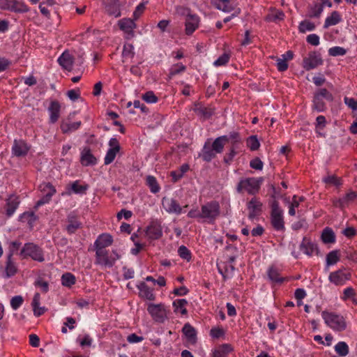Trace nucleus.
I'll return each instance as SVG.
<instances>
[{"mask_svg": "<svg viewBox=\"0 0 357 357\" xmlns=\"http://www.w3.org/2000/svg\"><path fill=\"white\" fill-rule=\"evenodd\" d=\"M323 12V4L314 2L307 6V16L310 18H319Z\"/></svg>", "mask_w": 357, "mask_h": 357, "instance_id": "34", "label": "nucleus"}, {"mask_svg": "<svg viewBox=\"0 0 357 357\" xmlns=\"http://www.w3.org/2000/svg\"><path fill=\"white\" fill-rule=\"evenodd\" d=\"M50 114V122L55 123L59 119L61 105L57 100H52L47 108Z\"/></svg>", "mask_w": 357, "mask_h": 357, "instance_id": "24", "label": "nucleus"}, {"mask_svg": "<svg viewBox=\"0 0 357 357\" xmlns=\"http://www.w3.org/2000/svg\"><path fill=\"white\" fill-rule=\"evenodd\" d=\"M88 188L89 185L87 184L81 185L79 180L75 181L68 187V189L75 194H85Z\"/></svg>", "mask_w": 357, "mask_h": 357, "instance_id": "40", "label": "nucleus"}, {"mask_svg": "<svg viewBox=\"0 0 357 357\" xmlns=\"http://www.w3.org/2000/svg\"><path fill=\"white\" fill-rule=\"evenodd\" d=\"M323 60L320 54L316 52H311L309 53L308 56L305 57L303 61V67L306 70H310L321 65Z\"/></svg>", "mask_w": 357, "mask_h": 357, "instance_id": "14", "label": "nucleus"}, {"mask_svg": "<svg viewBox=\"0 0 357 357\" xmlns=\"http://www.w3.org/2000/svg\"><path fill=\"white\" fill-rule=\"evenodd\" d=\"M342 20L341 16L337 11H333L330 16L326 17L324 27L325 29L337 24Z\"/></svg>", "mask_w": 357, "mask_h": 357, "instance_id": "36", "label": "nucleus"}, {"mask_svg": "<svg viewBox=\"0 0 357 357\" xmlns=\"http://www.w3.org/2000/svg\"><path fill=\"white\" fill-rule=\"evenodd\" d=\"M135 56L134 47L130 43H126L123 45L122 56L124 59H132Z\"/></svg>", "mask_w": 357, "mask_h": 357, "instance_id": "50", "label": "nucleus"}, {"mask_svg": "<svg viewBox=\"0 0 357 357\" xmlns=\"http://www.w3.org/2000/svg\"><path fill=\"white\" fill-rule=\"evenodd\" d=\"M332 95L328 91H319L314 97L313 107L318 112H322L326 109L325 100L331 101Z\"/></svg>", "mask_w": 357, "mask_h": 357, "instance_id": "11", "label": "nucleus"}, {"mask_svg": "<svg viewBox=\"0 0 357 357\" xmlns=\"http://www.w3.org/2000/svg\"><path fill=\"white\" fill-rule=\"evenodd\" d=\"M96 249L95 264L102 266L111 268L114 265V259L109 255V251L105 249Z\"/></svg>", "mask_w": 357, "mask_h": 357, "instance_id": "10", "label": "nucleus"}, {"mask_svg": "<svg viewBox=\"0 0 357 357\" xmlns=\"http://www.w3.org/2000/svg\"><path fill=\"white\" fill-rule=\"evenodd\" d=\"M259 142L256 136H250L247 139V146L251 151H255L259 147Z\"/></svg>", "mask_w": 357, "mask_h": 357, "instance_id": "55", "label": "nucleus"}, {"mask_svg": "<svg viewBox=\"0 0 357 357\" xmlns=\"http://www.w3.org/2000/svg\"><path fill=\"white\" fill-rule=\"evenodd\" d=\"M178 255L181 259L185 260L188 262L190 261L192 259V252L185 245H181L178 248Z\"/></svg>", "mask_w": 357, "mask_h": 357, "instance_id": "47", "label": "nucleus"}, {"mask_svg": "<svg viewBox=\"0 0 357 357\" xmlns=\"http://www.w3.org/2000/svg\"><path fill=\"white\" fill-rule=\"evenodd\" d=\"M40 190L42 193V197L36 203L34 206L35 209L37 210L41 206L50 203L52 196L56 193V190L54 185L50 183H44L40 185Z\"/></svg>", "mask_w": 357, "mask_h": 357, "instance_id": "7", "label": "nucleus"}, {"mask_svg": "<svg viewBox=\"0 0 357 357\" xmlns=\"http://www.w3.org/2000/svg\"><path fill=\"white\" fill-rule=\"evenodd\" d=\"M211 357H223V345H218L212 349Z\"/></svg>", "mask_w": 357, "mask_h": 357, "instance_id": "63", "label": "nucleus"}, {"mask_svg": "<svg viewBox=\"0 0 357 357\" xmlns=\"http://www.w3.org/2000/svg\"><path fill=\"white\" fill-rule=\"evenodd\" d=\"M58 62L63 69L70 71L73 70L74 56L69 51H64L59 57Z\"/></svg>", "mask_w": 357, "mask_h": 357, "instance_id": "21", "label": "nucleus"}, {"mask_svg": "<svg viewBox=\"0 0 357 357\" xmlns=\"http://www.w3.org/2000/svg\"><path fill=\"white\" fill-rule=\"evenodd\" d=\"M30 10L29 7L22 1L11 0L10 12L25 13Z\"/></svg>", "mask_w": 357, "mask_h": 357, "instance_id": "33", "label": "nucleus"}, {"mask_svg": "<svg viewBox=\"0 0 357 357\" xmlns=\"http://www.w3.org/2000/svg\"><path fill=\"white\" fill-rule=\"evenodd\" d=\"M80 126L81 121H75L73 123L63 121L61 124V130L64 134L69 133L79 129Z\"/></svg>", "mask_w": 357, "mask_h": 357, "instance_id": "35", "label": "nucleus"}, {"mask_svg": "<svg viewBox=\"0 0 357 357\" xmlns=\"http://www.w3.org/2000/svg\"><path fill=\"white\" fill-rule=\"evenodd\" d=\"M137 287L139 291V295L141 298L149 301L155 300V295L153 292V289L150 288L144 282H141Z\"/></svg>", "mask_w": 357, "mask_h": 357, "instance_id": "27", "label": "nucleus"}, {"mask_svg": "<svg viewBox=\"0 0 357 357\" xmlns=\"http://www.w3.org/2000/svg\"><path fill=\"white\" fill-rule=\"evenodd\" d=\"M82 347H91L93 343V338L89 334H85L82 338L79 336L77 339Z\"/></svg>", "mask_w": 357, "mask_h": 357, "instance_id": "54", "label": "nucleus"}, {"mask_svg": "<svg viewBox=\"0 0 357 357\" xmlns=\"http://www.w3.org/2000/svg\"><path fill=\"white\" fill-rule=\"evenodd\" d=\"M113 243L112 236L107 233L99 235L94 242L95 248L105 249Z\"/></svg>", "mask_w": 357, "mask_h": 357, "instance_id": "26", "label": "nucleus"}, {"mask_svg": "<svg viewBox=\"0 0 357 357\" xmlns=\"http://www.w3.org/2000/svg\"><path fill=\"white\" fill-rule=\"evenodd\" d=\"M225 142H230L232 144L228 158H225V162H229L233 160L236 155L235 150L238 148V145L241 142L239 134L236 131L230 132L227 135H225Z\"/></svg>", "mask_w": 357, "mask_h": 357, "instance_id": "13", "label": "nucleus"}, {"mask_svg": "<svg viewBox=\"0 0 357 357\" xmlns=\"http://www.w3.org/2000/svg\"><path fill=\"white\" fill-rule=\"evenodd\" d=\"M182 331L186 336L188 341L193 343L196 342V331L190 324H185L183 327Z\"/></svg>", "mask_w": 357, "mask_h": 357, "instance_id": "38", "label": "nucleus"}, {"mask_svg": "<svg viewBox=\"0 0 357 357\" xmlns=\"http://www.w3.org/2000/svg\"><path fill=\"white\" fill-rule=\"evenodd\" d=\"M35 286L39 287L43 293H46L49 290V284L43 280H38L35 282Z\"/></svg>", "mask_w": 357, "mask_h": 357, "instance_id": "61", "label": "nucleus"}, {"mask_svg": "<svg viewBox=\"0 0 357 357\" xmlns=\"http://www.w3.org/2000/svg\"><path fill=\"white\" fill-rule=\"evenodd\" d=\"M306 40L312 45L317 46L319 44V37L315 33L308 35L306 38Z\"/></svg>", "mask_w": 357, "mask_h": 357, "instance_id": "62", "label": "nucleus"}, {"mask_svg": "<svg viewBox=\"0 0 357 357\" xmlns=\"http://www.w3.org/2000/svg\"><path fill=\"white\" fill-rule=\"evenodd\" d=\"M322 241L326 243H331L335 241V235L330 229H325L321 235Z\"/></svg>", "mask_w": 357, "mask_h": 357, "instance_id": "52", "label": "nucleus"}, {"mask_svg": "<svg viewBox=\"0 0 357 357\" xmlns=\"http://www.w3.org/2000/svg\"><path fill=\"white\" fill-rule=\"evenodd\" d=\"M357 198V193L355 192H349L342 198L337 200L334 204L336 207L344 208L348 206L351 202H353Z\"/></svg>", "mask_w": 357, "mask_h": 357, "instance_id": "30", "label": "nucleus"}, {"mask_svg": "<svg viewBox=\"0 0 357 357\" xmlns=\"http://www.w3.org/2000/svg\"><path fill=\"white\" fill-rule=\"evenodd\" d=\"M162 204L165 211L169 213L179 215L183 213V208L181 207L177 200L174 199L164 197Z\"/></svg>", "mask_w": 357, "mask_h": 357, "instance_id": "18", "label": "nucleus"}, {"mask_svg": "<svg viewBox=\"0 0 357 357\" xmlns=\"http://www.w3.org/2000/svg\"><path fill=\"white\" fill-rule=\"evenodd\" d=\"M340 260L338 251L333 250L330 252L326 256V264L328 266L335 264Z\"/></svg>", "mask_w": 357, "mask_h": 357, "instance_id": "51", "label": "nucleus"}, {"mask_svg": "<svg viewBox=\"0 0 357 357\" xmlns=\"http://www.w3.org/2000/svg\"><path fill=\"white\" fill-rule=\"evenodd\" d=\"M315 27L316 26L313 22L305 20L300 22L298 26V31L300 33H304L306 31H311L314 30Z\"/></svg>", "mask_w": 357, "mask_h": 357, "instance_id": "48", "label": "nucleus"}, {"mask_svg": "<svg viewBox=\"0 0 357 357\" xmlns=\"http://www.w3.org/2000/svg\"><path fill=\"white\" fill-rule=\"evenodd\" d=\"M227 9L229 10H227L225 13L232 12V13L229 16L225 17V23L230 21L233 17L238 15L241 10L239 8L236 7V4L234 3V2H232L231 4H230V3H227Z\"/></svg>", "mask_w": 357, "mask_h": 357, "instance_id": "49", "label": "nucleus"}, {"mask_svg": "<svg viewBox=\"0 0 357 357\" xmlns=\"http://www.w3.org/2000/svg\"><path fill=\"white\" fill-rule=\"evenodd\" d=\"M106 12L115 17L121 16L119 0H102Z\"/></svg>", "mask_w": 357, "mask_h": 357, "instance_id": "20", "label": "nucleus"}, {"mask_svg": "<svg viewBox=\"0 0 357 357\" xmlns=\"http://www.w3.org/2000/svg\"><path fill=\"white\" fill-rule=\"evenodd\" d=\"M350 278L351 273L344 269H339L331 272L328 276L329 281L336 286L344 285Z\"/></svg>", "mask_w": 357, "mask_h": 357, "instance_id": "12", "label": "nucleus"}, {"mask_svg": "<svg viewBox=\"0 0 357 357\" xmlns=\"http://www.w3.org/2000/svg\"><path fill=\"white\" fill-rule=\"evenodd\" d=\"M31 146L23 139H15L11 148V153L13 157L23 158L27 155Z\"/></svg>", "mask_w": 357, "mask_h": 357, "instance_id": "9", "label": "nucleus"}, {"mask_svg": "<svg viewBox=\"0 0 357 357\" xmlns=\"http://www.w3.org/2000/svg\"><path fill=\"white\" fill-rule=\"evenodd\" d=\"M211 146L216 153H220L223 151V136L216 138L213 142H211Z\"/></svg>", "mask_w": 357, "mask_h": 357, "instance_id": "53", "label": "nucleus"}, {"mask_svg": "<svg viewBox=\"0 0 357 357\" xmlns=\"http://www.w3.org/2000/svg\"><path fill=\"white\" fill-rule=\"evenodd\" d=\"M321 317L325 324L333 331L342 332L347 327L345 317L340 314L324 310L321 312Z\"/></svg>", "mask_w": 357, "mask_h": 357, "instance_id": "1", "label": "nucleus"}, {"mask_svg": "<svg viewBox=\"0 0 357 357\" xmlns=\"http://www.w3.org/2000/svg\"><path fill=\"white\" fill-rule=\"evenodd\" d=\"M146 184L149 188L150 191L153 194H156L160 190V187L157 181V179L153 176L149 175L146 176Z\"/></svg>", "mask_w": 357, "mask_h": 357, "instance_id": "41", "label": "nucleus"}, {"mask_svg": "<svg viewBox=\"0 0 357 357\" xmlns=\"http://www.w3.org/2000/svg\"><path fill=\"white\" fill-rule=\"evenodd\" d=\"M328 53L331 56H343L347 53V51L344 48L342 47H333L329 49Z\"/></svg>", "mask_w": 357, "mask_h": 357, "instance_id": "57", "label": "nucleus"}, {"mask_svg": "<svg viewBox=\"0 0 357 357\" xmlns=\"http://www.w3.org/2000/svg\"><path fill=\"white\" fill-rule=\"evenodd\" d=\"M20 202L19 197L15 195H10L8 199L6 200V215L7 217L10 218L13 216L15 213V211L19 206Z\"/></svg>", "mask_w": 357, "mask_h": 357, "instance_id": "23", "label": "nucleus"}, {"mask_svg": "<svg viewBox=\"0 0 357 357\" xmlns=\"http://www.w3.org/2000/svg\"><path fill=\"white\" fill-rule=\"evenodd\" d=\"M17 267L13 259V254L10 253L6 259L5 272L3 277L6 279L13 277L17 273Z\"/></svg>", "mask_w": 357, "mask_h": 357, "instance_id": "22", "label": "nucleus"}, {"mask_svg": "<svg viewBox=\"0 0 357 357\" xmlns=\"http://www.w3.org/2000/svg\"><path fill=\"white\" fill-rule=\"evenodd\" d=\"M142 99L147 103H155L158 100L153 91H147L146 93L142 95Z\"/></svg>", "mask_w": 357, "mask_h": 357, "instance_id": "56", "label": "nucleus"}, {"mask_svg": "<svg viewBox=\"0 0 357 357\" xmlns=\"http://www.w3.org/2000/svg\"><path fill=\"white\" fill-rule=\"evenodd\" d=\"M268 276L273 282L282 283L284 281V278L280 276L279 270L275 267L269 268Z\"/></svg>", "mask_w": 357, "mask_h": 357, "instance_id": "43", "label": "nucleus"}, {"mask_svg": "<svg viewBox=\"0 0 357 357\" xmlns=\"http://www.w3.org/2000/svg\"><path fill=\"white\" fill-rule=\"evenodd\" d=\"M220 215V205L218 202L212 201L202 206V218L208 223H212Z\"/></svg>", "mask_w": 357, "mask_h": 357, "instance_id": "6", "label": "nucleus"}, {"mask_svg": "<svg viewBox=\"0 0 357 357\" xmlns=\"http://www.w3.org/2000/svg\"><path fill=\"white\" fill-rule=\"evenodd\" d=\"M345 104L353 110H357V100L353 98H344Z\"/></svg>", "mask_w": 357, "mask_h": 357, "instance_id": "64", "label": "nucleus"}, {"mask_svg": "<svg viewBox=\"0 0 357 357\" xmlns=\"http://www.w3.org/2000/svg\"><path fill=\"white\" fill-rule=\"evenodd\" d=\"M194 111L203 121L208 119L213 114L211 108H207L200 103H196L195 105Z\"/></svg>", "mask_w": 357, "mask_h": 357, "instance_id": "31", "label": "nucleus"}, {"mask_svg": "<svg viewBox=\"0 0 357 357\" xmlns=\"http://www.w3.org/2000/svg\"><path fill=\"white\" fill-rule=\"evenodd\" d=\"M284 13L281 10L271 8L265 17V20L268 22H277L284 20Z\"/></svg>", "mask_w": 357, "mask_h": 357, "instance_id": "32", "label": "nucleus"}, {"mask_svg": "<svg viewBox=\"0 0 357 357\" xmlns=\"http://www.w3.org/2000/svg\"><path fill=\"white\" fill-rule=\"evenodd\" d=\"M24 299L21 296H15L10 300L11 307L14 310H17L23 303Z\"/></svg>", "mask_w": 357, "mask_h": 357, "instance_id": "58", "label": "nucleus"}, {"mask_svg": "<svg viewBox=\"0 0 357 357\" xmlns=\"http://www.w3.org/2000/svg\"><path fill=\"white\" fill-rule=\"evenodd\" d=\"M20 221L21 222H26L29 226L31 228L33 226L34 222L37 220V216L34 213V212H24L20 215Z\"/></svg>", "mask_w": 357, "mask_h": 357, "instance_id": "42", "label": "nucleus"}, {"mask_svg": "<svg viewBox=\"0 0 357 357\" xmlns=\"http://www.w3.org/2000/svg\"><path fill=\"white\" fill-rule=\"evenodd\" d=\"M248 218L251 220L258 217L262 211V203L259 199L254 197L247 203Z\"/></svg>", "mask_w": 357, "mask_h": 357, "instance_id": "15", "label": "nucleus"}, {"mask_svg": "<svg viewBox=\"0 0 357 357\" xmlns=\"http://www.w3.org/2000/svg\"><path fill=\"white\" fill-rule=\"evenodd\" d=\"M199 18L195 15H188L185 18V33L187 35L192 34L198 27Z\"/></svg>", "mask_w": 357, "mask_h": 357, "instance_id": "28", "label": "nucleus"}, {"mask_svg": "<svg viewBox=\"0 0 357 357\" xmlns=\"http://www.w3.org/2000/svg\"><path fill=\"white\" fill-rule=\"evenodd\" d=\"M108 145L109 147L104 158V164L105 165L111 164L121 150L119 142L115 137H112L109 139Z\"/></svg>", "mask_w": 357, "mask_h": 357, "instance_id": "8", "label": "nucleus"}, {"mask_svg": "<svg viewBox=\"0 0 357 357\" xmlns=\"http://www.w3.org/2000/svg\"><path fill=\"white\" fill-rule=\"evenodd\" d=\"M334 349L335 352L342 357H345L348 355L349 352V346L345 342H339L337 343Z\"/></svg>", "mask_w": 357, "mask_h": 357, "instance_id": "44", "label": "nucleus"}, {"mask_svg": "<svg viewBox=\"0 0 357 357\" xmlns=\"http://www.w3.org/2000/svg\"><path fill=\"white\" fill-rule=\"evenodd\" d=\"M147 311L153 320L158 324H163L168 319L169 308L164 303H149Z\"/></svg>", "mask_w": 357, "mask_h": 357, "instance_id": "3", "label": "nucleus"}, {"mask_svg": "<svg viewBox=\"0 0 357 357\" xmlns=\"http://www.w3.org/2000/svg\"><path fill=\"white\" fill-rule=\"evenodd\" d=\"M119 26L121 30L126 33L125 38L128 40L134 37V29L136 26L135 22L131 19L124 18L119 21Z\"/></svg>", "mask_w": 357, "mask_h": 357, "instance_id": "19", "label": "nucleus"}, {"mask_svg": "<svg viewBox=\"0 0 357 357\" xmlns=\"http://www.w3.org/2000/svg\"><path fill=\"white\" fill-rule=\"evenodd\" d=\"M67 222L66 230L70 234H74L81 227L80 222L73 213L68 215Z\"/></svg>", "mask_w": 357, "mask_h": 357, "instance_id": "29", "label": "nucleus"}, {"mask_svg": "<svg viewBox=\"0 0 357 357\" xmlns=\"http://www.w3.org/2000/svg\"><path fill=\"white\" fill-rule=\"evenodd\" d=\"M262 178H246L240 181L237 186L238 192L246 191L250 195L258 192L262 183Z\"/></svg>", "mask_w": 357, "mask_h": 357, "instance_id": "5", "label": "nucleus"}, {"mask_svg": "<svg viewBox=\"0 0 357 357\" xmlns=\"http://www.w3.org/2000/svg\"><path fill=\"white\" fill-rule=\"evenodd\" d=\"M216 154V152L211 146V139H208L204 143L199 156L202 158L203 160L210 162L215 157Z\"/></svg>", "mask_w": 357, "mask_h": 357, "instance_id": "25", "label": "nucleus"}, {"mask_svg": "<svg viewBox=\"0 0 357 357\" xmlns=\"http://www.w3.org/2000/svg\"><path fill=\"white\" fill-rule=\"evenodd\" d=\"M326 121L324 116L320 115L317 117L316 119V128L317 132L321 135L319 130H323L326 126Z\"/></svg>", "mask_w": 357, "mask_h": 357, "instance_id": "59", "label": "nucleus"}, {"mask_svg": "<svg viewBox=\"0 0 357 357\" xmlns=\"http://www.w3.org/2000/svg\"><path fill=\"white\" fill-rule=\"evenodd\" d=\"M301 250L307 255H312L315 249L314 245L307 238H303L300 245Z\"/></svg>", "mask_w": 357, "mask_h": 357, "instance_id": "39", "label": "nucleus"}, {"mask_svg": "<svg viewBox=\"0 0 357 357\" xmlns=\"http://www.w3.org/2000/svg\"><path fill=\"white\" fill-rule=\"evenodd\" d=\"M20 255L22 259L31 258L38 262L45 261L43 250L33 243H26L21 249Z\"/></svg>", "mask_w": 357, "mask_h": 357, "instance_id": "2", "label": "nucleus"}, {"mask_svg": "<svg viewBox=\"0 0 357 357\" xmlns=\"http://www.w3.org/2000/svg\"><path fill=\"white\" fill-rule=\"evenodd\" d=\"M304 201L303 197H297L294 195L289 206V214L291 216L296 215V208L300 205V203Z\"/></svg>", "mask_w": 357, "mask_h": 357, "instance_id": "45", "label": "nucleus"}, {"mask_svg": "<svg viewBox=\"0 0 357 357\" xmlns=\"http://www.w3.org/2000/svg\"><path fill=\"white\" fill-rule=\"evenodd\" d=\"M185 66L181 63L174 65L170 69L169 75L172 77L179 74L185 71Z\"/></svg>", "mask_w": 357, "mask_h": 357, "instance_id": "60", "label": "nucleus"}, {"mask_svg": "<svg viewBox=\"0 0 357 357\" xmlns=\"http://www.w3.org/2000/svg\"><path fill=\"white\" fill-rule=\"evenodd\" d=\"M188 304V301L186 299L181 298L176 299L173 301V307H174V311L176 312H179L183 315H185L188 313L186 305Z\"/></svg>", "mask_w": 357, "mask_h": 357, "instance_id": "37", "label": "nucleus"}, {"mask_svg": "<svg viewBox=\"0 0 357 357\" xmlns=\"http://www.w3.org/2000/svg\"><path fill=\"white\" fill-rule=\"evenodd\" d=\"M80 162L84 167L94 166L98 163V159L93 155L89 146H84L80 153Z\"/></svg>", "mask_w": 357, "mask_h": 357, "instance_id": "16", "label": "nucleus"}, {"mask_svg": "<svg viewBox=\"0 0 357 357\" xmlns=\"http://www.w3.org/2000/svg\"><path fill=\"white\" fill-rule=\"evenodd\" d=\"M76 282V278L71 273H66L61 276V284L67 287H71Z\"/></svg>", "mask_w": 357, "mask_h": 357, "instance_id": "46", "label": "nucleus"}, {"mask_svg": "<svg viewBox=\"0 0 357 357\" xmlns=\"http://www.w3.org/2000/svg\"><path fill=\"white\" fill-rule=\"evenodd\" d=\"M271 222L273 227L277 230L282 231L284 230V212L279 203L276 200H273L271 204Z\"/></svg>", "mask_w": 357, "mask_h": 357, "instance_id": "4", "label": "nucleus"}, {"mask_svg": "<svg viewBox=\"0 0 357 357\" xmlns=\"http://www.w3.org/2000/svg\"><path fill=\"white\" fill-rule=\"evenodd\" d=\"M146 234L151 240L159 239L162 236V228L159 221H152L146 229Z\"/></svg>", "mask_w": 357, "mask_h": 357, "instance_id": "17", "label": "nucleus"}]
</instances>
